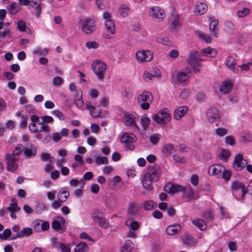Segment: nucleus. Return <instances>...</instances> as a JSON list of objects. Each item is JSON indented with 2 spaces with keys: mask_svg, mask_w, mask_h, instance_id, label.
I'll use <instances>...</instances> for the list:
<instances>
[{
  "mask_svg": "<svg viewBox=\"0 0 252 252\" xmlns=\"http://www.w3.org/2000/svg\"><path fill=\"white\" fill-rule=\"evenodd\" d=\"M152 101L153 95L152 93L147 91L143 92L142 94H139L137 97L138 105L144 110L149 109Z\"/></svg>",
  "mask_w": 252,
  "mask_h": 252,
  "instance_id": "obj_5",
  "label": "nucleus"
},
{
  "mask_svg": "<svg viewBox=\"0 0 252 252\" xmlns=\"http://www.w3.org/2000/svg\"><path fill=\"white\" fill-rule=\"evenodd\" d=\"M151 120L147 115H144L141 116V123L144 130L147 129L150 124Z\"/></svg>",
  "mask_w": 252,
  "mask_h": 252,
  "instance_id": "obj_49",
  "label": "nucleus"
},
{
  "mask_svg": "<svg viewBox=\"0 0 252 252\" xmlns=\"http://www.w3.org/2000/svg\"><path fill=\"white\" fill-rule=\"evenodd\" d=\"M88 250L87 244L83 242L78 243L74 248V252H86Z\"/></svg>",
  "mask_w": 252,
  "mask_h": 252,
  "instance_id": "obj_44",
  "label": "nucleus"
},
{
  "mask_svg": "<svg viewBox=\"0 0 252 252\" xmlns=\"http://www.w3.org/2000/svg\"><path fill=\"white\" fill-rule=\"evenodd\" d=\"M161 137V136L160 134L155 133L150 137V141L152 144L155 145L158 143Z\"/></svg>",
  "mask_w": 252,
  "mask_h": 252,
  "instance_id": "obj_58",
  "label": "nucleus"
},
{
  "mask_svg": "<svg viewBox=\"0 0 252 252\" xmlns=\"http://www.w3.org/2000/svg\"><path fill=\"white\" fill-rule=\"evenodd\" d=\"M136 140V136L131 133H125L121 138V141L126 144V146L127 149H133V146L131 144Z\"/></svg>",
  "mask_w": 252,
  "mask_h": 252,
  "instance_id": "obj_12",
  "label": "nucleus"
},
{
  "mask_svg": "<svg viewBox=\"0 0 252 252\" xmlns=\"http://www.w3.org/2000/svg\"><path fill=\"white\" fill-rule=\"evenodd\" d=\"M201 53L202 56L209 58H213L217 55L216 50L215 49L211 48L209 47L202 49Z\"/></svg>",
  "mask_w": 252,
  "mask_h": 252,
  "instance_id": "obj_31",
  "label": "nucleus"
},
{
  "mask_svg": "<svg viewBox=\"0 0 252 252\" xmlns=\"http://www.w3.org/2000/svg\"><path fill=\"white\" fill-rule=\"evenodd\" d=\"M208 173L210 175L216 176L218 178H223L225 180H229L231 176L230 172L220 164H215L210 166L208 168Z\"/></svg>",
  "mask_w": 252,
  "mask_h": 252,
  "instance_id": "obj_1",
  "label": "nucleus"
},
{
  "mask_svg": "<svg viewBox=\"0 0 252 252\" xmlns=\"http://www.w3.org/2000/svg\"><path fill=\"white\" fill-rule=\"evenodd\" d=\"M85 183L84 179H82L78 181L76 179H72L69 181V184L70 186L72 187H77L80 184H82L83 185Z\"/></svg>",
  "mask_w": 252,
  "mask_h": 252,
  "instance_id": "obj_60",
  "label": "nucleus"
},
{
  "mask_svg": "<svg viewBox=\"0 0 252 252\" xmlns=\"http://www.w3.org/2000/svg\"><path fill=\"white\" fill-rule=\"evenodd\" d=\"M202 61L203 60L200 58L198 53L195 50H192L189 54L187 62L190 66L193 71L195 73H197L199 71L200 68L202 66L200 62Z\"/></svg>",
  "mask_w": 252,
  "mask_h": 252,
  "instance_id": "obj_3",
  "label": "nucleus"
},
{
  "mask_svg": "<svg viewBox=\"0 0 252 252\" xmlns=\"http://www.w3.org/2000/svg\"><path fill=\"white\" fill-rule=\"evenodd\" d=\"M95 105L96 104L94 101H88L85 103L86 108L89 111L91 115L94 118L100 117L101 113L100 109L96 107Z\"/></svg>",
  "mask_w": 252,
  "mask_h": 252,
  "instance_id": "obj_14",
  "label": "nucleus"
},
{
  "mask_svg": "<svg viewBox=\"0 0 252 252\" xmlns=\"http://www.w3.org/2000/svg\"><path fill=\"white\" fill-rule=\"evenodd\" d=\"M147 174H149L153 180L157 181L159 178V167L158 165H154L152 166Z\"/></svg>",
  "mask_w": 252,
  "mask_h": 252,
  "instance_id": "obj_27",
  "label": "nucleus"
},
{
  "mask_svg": "<svg viewBox=\"0 0 252 252\" xmlns=\"http://www.w3.org/2000/svg\"><path fill=\"white\" fill-rule=\"evenodd\" d=\"M69 196V191L67 188H62L58 193V199L61 202H64Z\"/></svg>",
  "mask_w": 252,
  "mask_h": 252,
  "instance_id": "obj_28",
  "label": "nucleus"
},
{
  "mask_svg": "<svg viewBox=\"0 0 252 252\" xmlns=\"http://www.w3.org/2000/svg\"><path fill=\"white\" fill-rule=\"evenodd\" d=\"M166 191L171 194L177 193L180 191L183 192L184 187L177 184H169L165 187Z\"/></svg>",
  "mask_w": 252,
  "mask_h": 252,
  "instance_id": "obj_24",
  "label": "nucleus"
},
{
  "mask_svg": "<svg viewBox=\"0 0 252 252\" xmlns=\"http://www.w3.org/2000/svg\"><path fill=\"white\" fill-rule=\"evenodd\" d=\"M188 110L186 106L179 107L174 111V118L177 120L181 119L186 114Z\"/></svg>",
  "mask_w": 252,
  "mask_h": 252,
  "instance_id": "obj_25",
  "label": "nucleus"
},
{
  "mask_svg": "<svg viewBox=\"0 0 252 252\" xmlns=\"http://www.w3.org/2000/svg\"><path fill=\"white\" fill-rule=\"evenodd\" d=\"M148 13L152 19L156 22L162 21L165 17V13L164 10L158 6L150 7Z\"/></svg>",
  "mask_w": 252,
  "mask_h": 252,
  "instance_id": "obj_7",
  "label": "nucleus"
},
{
  "mask_svg": "<svg viewBox=\"0 0 252 252\" xmlns=\"http://www.w3.org/2000/svg\"><path fill=\"white\" fill-rule=\"evenodd\" d=\"M133 248L132 242L130 240H127L121 249V252H130Z\"/></svg>",
  "mask_w": 252,
  "mask_h": 252,
  "instance_id": "obj_45",
  "label": "nucleus"
},
{
  "mask_svg": "<svg viewBox=\"0 0 252 252\" xmlns=\"http://www.w3.org/2000/svg\"><path fill=\"white\" fill-rule=\"evenodd\" d=\"M206 117L209 123H213L220 118V114L217 108L213 107L208 109Z\"/></svg>",
  "mask_w": 252,
  "mask_h": 252,
  "instance_id": "obj_13",
  "label": "nucleus"
},
{
  "mask_svg": "<svg viewBox=\"0 0 252 252\" xmlns=\"http://www.w3.org/2000/svg\"><path fill=\"white\" fill-rule=\"evenodd\" d=\"M173 159L175 161L180 163H185L187 162V159L185 158L177 155L173 156Z\"/></svg>",
  "mask_w": 252,
  "mask_h": 252,
  "instance_id": "obj_64",
  "label": "nucleus"
},
{
  "mask_svg": "<svg viewBox=\"0 0 252 252\" xmlns=\"http://www.w3.org/2000/svg\"><path fill=\"white\" fill-rule=\"evenodd\" d=\"M180 230V225L178 224H175L168 226L166 229V232L169 235H173Z\"/></svg>",
  "mask_w": 252,
  "mask_h": 252,
  "instance_id": "obj_32",
  "label": "nucleus"
},
{
  "mask_svg": "<svg viewBox=\"0 0 252 252\" xmlns=\"http://www.w3.org/2000/svg\"><path fill=\"white\" fill-rule=\"evenodd\" d=\"M233 195L236 199L240 200L243 198L247 191L245 190L244 187L239 188L238 189L234 190L232 191Z\"/></svg>",
  "mask_w": 252,
  "mask_h": 252,
  "instance_id": "obj_34",
  "label": "nucleus"
},
{
  "mask_svg": "<svg viewBox=\"0 0 252 252\" xmlns=\"http://www.w3.org/2000/svg\"><path fill=\"white\" fill-rule=\"evenodd\" d=\"M153 118L158 124L164 125L170 121L171 116L169 111L167 108H164L154 115Z\"/></svg>",
  "mask_w": 252,
  "mask_h": 252,
  "instance_id": "obj_6",
  "label": "nucleus"
},
{
  "mask_svg": "<svg viewBox=\"0 0 252 252\" xmlns=\"http://www.w3.org/2000/svg\"><path fill=\"white\" fill-rule=\"evenodd\" d=\"M247 164V161L243 158L241 154H237L234 158L233 167L237 171H241Z\"/></svg>",
  "mask_w": 252,
  "mask_h": 252,
  "instance_id": "obj_15",
  "label": "nucleus"
},
{
  "mask_svg": "<svg viewBox=\"0 0 252 252\" xmlns=\"http://www.w3.org/2000/svg\"><path fill=\"white\" fill-rule=\"evenodd\" d=\"M5 158L7 170L11 172H15L18 167L17 161L19 160V158L13 157V155H11V154H5Z\"/></svg>",
  "mask_w": 252,
  "mask_h": 252,
  "instance_id": "obj_10",
  "label": "nucleus"
},
{
  "mask_svg": "<svg viewBox=\"0 0 252 252\" xmlns=\"http://www.w3.org/2000/svg\"><path fill=\"white\" fill-rule=\"evenodd\" d=\"M225 63L230 69L233 70L235 71L234 69L236 62L234 58L232 57H228L225 60Z\"/></svg>",
  "mask_w": 252,
  "mask_h": 252,
  "instance_id": "obj_47",
  "label": "nucleus"
},
{
  "mask_svg": "<svg viewBox=\"0 0 252 252\" xmlns=\"http://www.w3.org/2000/svg\"><path fill=\"white\" fill-rule=\"evenodd\" d=\"M156 41L158 43L161 44L165 46H169L171 44L170 41L168 37L166 35H161L157 37L156 39Z\"/></svg>",
  "mask_w": 252,
  "mask_h": 252,
  "instance_id": "obj_43",
  "label": "nucleus"
},
{
  "mask_svg": "<svg viewBox=\"0 0 252 252\" xmlns=\"http://www.w3.org/2000/svg\"><path fill=\"white\" fill-rule=\"evenodd\" d=\"M65 219L62 216H58L52 220V228L60 233H63L65 230Z\"/></svg>",
  "mask_w": 252,
  "mask_h": 252,
  "instance_id": "obj_9",
  "label": "nucleus"
},
{
  "mask_svg": "<svg viewBox=\"0 0 252 252\" xmlns=\"http://www.w3.org/2000/svg\"><path fill=\"white\" fill-rule=\"evenodd\" d=\"M94 220H97L98 221V224L100 227L106 228L108 227L109 222L108 220L104 218L99 217L97 216L93 217Z\"/></svg>",
  "mask_w": 252,
  "mask_h": 252,
  "instance_id": "obj_40",
  "label": "nucleus"
},
{
  "mask_svg": "<svg viewBox=\"0 0 252 252\" xmlns=\"http://www.w3.org/2000/svg\"><path fill=\"white\" fill-rule=\"evenodd\" d=\"M108 161V159L105 157L97 156L95 159V162L97 165L107 164Z\"/></svg>",
  "mask_w": 252,
  "mask_h": 252,
  "instance_id": "obj_55",
  "label": "nucleus"
},
{
  "mask_svg": "<svg viewBox=\"0 0 252 252\" xmlns=\"http://www.w3.org/2000/svg\"><path fill=\"white\" fill-rule=\"evenodd\" d=\"M86 46L88 49H96L99 47V44L96 41H90L86 43Z\"/></svg>",
  "mask_w": 252,
  "mask_h": 252,
  "instance_id": "obj_61",
  "label": "nucleus"
},
{
  "mask_svg": "<svg viewBox=\"0 0 252 252\" xmlns=\"http://www.w3.org/2000/svg\"><path fill=\"white\" fill-rule=\"evenodd\" d=\"M136 58L139 62H149L152 60L153 54L149 50H141L136 52Z\"/></svg>",
  "mask_w": 252,
  "mask_h": 252,
  "instance_id": "obj_11",
  "label": "nucleus"
},
{
  "mask_svg": "<svg viewBox=\"0 0 252 252\" xmlns=\"http://www.w3.org/2000/svg\"><path fill=\"white\" fill-rule=\"evenodd\" d=\"M207 10L206 4L203 2H198L194 6V13L196 15H202L205 13Z\"/></svg>",
  "mask_w": 252,
  "mask_h": 252,
  "instance_id": "obj_22",
  "label": "nucleus"
},
{
  "mask_svg": "<svg viewBox=\"0 0 252 252\" xmlns=\"http://www.w3.org/2000/svg\"><path fill=\"white\" fill-rule=\"evenodd\" d=\"M56 247L59 248L61 250V252H71L69 247L62 242H57L56 243Z\"/></svg>",
  "mask_w": 252,
  "mask_h": 252,
  "instance_id": "obj_50",
  "label": "nucleus"
},
{
  "mask_svg": "<svg viewBox=\"0 0 252 252\" xmlns=\"http://www.w3.org/2000/svg\"><path fill=\"white\" fill-rule=\"evenodd\" d=\"M197 37L206 43H209L211 41V38L210 35L205 34L201 32L197 31L196 32Z\"/></svg>",
  "mask_w": 252,
  "mask_h": 252,
  "instance_id": "obj_42",
  "label": "nucleus"
},
{
  "mask_svg": "<svg viewBox=\"0 0 252 252\" xmlns=\"http://www.w3.org/2000/svg\"><path fill=\"white\" fill-rule=\"evenodd\" d=\"M105 27L108 32L114 34L115 32L114 22L112 20H107L105 21Z\"/></svg>",
  "mask_w": 252,
  "mask_h": 252,
  "instance_id": "obj_41",
  "label": "nucleus"
},
{
  "mask_svg": "<svg viewBox=\"0 0 252 252\" xmlns=\"http://www.w3.org/2000/svg\"><path fill=\"white\" fill-rule=\"evenodd\" d=\"M138 210L139 206L137 204L130 203L127 209V212L131 216H135L138 213Z\"/></svg>",
  "mask_w": 252,
  "mask_h": 252,
  "instance_id": "obj_39",
  "label": "nucleus"
},
{
  "mask_svg": "<svg viewBox=\"0 0 252 252\" xmlns=\"http://www.w3.org/2000/svg\"><path fill=\"white\" fill-rule=\"evenodd\" d=\"M39 124H38L39 127H37V125L35 126L33 125L29 126L30 130L34 133H39L42 131L45 132H49V127L46 124H44V122L42 121Z\"/></svg>",
  "mask_w": 252,
  "mask_h": 252,
  "instance_id": "obj_17",
  "label": "nucleus"
},
{
  "mask_svg": "<svg viewBox=\"0 0 252 252\" xmlns=\"http://www.w3.org/2000/svg\"><path fill=\"white\" fill-rule=\"evenodd\" d=\"M24 156L28 158L34 157L36 154V147L32 144L28 145L26 147H24Z\"/></svg>",
  "mask_w": 252,
  "mask_h": 252,
  "instance_id": "obj_20",
  "label": "nucleus"
},
{
  "mask_svg": "<svg viewBox=\"0 0 252 252\" xmlns=\"http://www.w3.org/2000/svg\"><path fill=\"white\" fill-rule=\"evenodd\" d=\"M249 12V9L247 7H245L241 10H239L237 12V15L239 17L242 18L248 15Z\"/></svg>",
  "mask_w": 252,
  "mask_h": 252,
  "instance_id": "obj_56",
  "label": "nucleus"
},
{
  "mask_svg": "<svg viewBox=\"0 0 252 252\" xmlns=\"http://www.w3.org/2000/svg\"><path fill=\"white\" fill-rule=\"evenodd\" d=\"M41 220H36L32 222V226L35 232H38L42 231V229L41 228Z\"/></svg>",
  "mask_w": 252,
  "mask_h": 252,
  "instance_id": "obj_53",
  "label": "nucleus"
},
{
  "mask_svg": "<svg viewBox=\"0 0 252 252\" xmlns=\"http://www.w3.org/2000/svg\"><path fill=\"white\" fill-rule=\"evenodd\" d=\"M32 229L30 227H25L18 232L16 235L13 236L10 239L15 240L22 237H28L32 234Z\"/></svg>",
  "mask_w": 252,
  "mask_h": 252,
  "instance_id": "obj_23",
  "label": "nucleus"
},
{
  "mask_svg": "<svg viewBox=\"0 0 252 252\" xmlns=\"http://www.w3.org/2000/svg\"><path fill=\"white\" fill-rule=\"evenodd\" d=\"M125 224L129 229L127 237L131 238L137 237V235L135 232L137 231L140 227L139 222L134 220L133 219L129 218L125 221Z\"/></svg>",
  "mask_w": 252,
  "mask_h": 252,
  "instance_id": "obj_8",
  "label": "nucleus"
},
{
  "mask_svg": "<svg viewBox=\"0 0 252 252\" xmlns=\"http://www.w3.org/2000/svg\"><path fill=\"white\" fill-rule=\"evenodd\" d=\"M7 8L8 13L10 14H16L19 11V9L17 8V4L16 2L10 3Z\"/></svg>",
  "mask_w": 252,
  "mask_h": 252,
  "instance_id": "obj_54",
  "label": "nucleus"
},
{
  "mask_svg": "<svg viewBox=\"0 0 252 252\" xmlns=\"http://www.w3.org/2000/svg\"><path fill=\"white\" fill-rule=\"evenodd\" d=\"M156 181V180H153L149 174L146 173L143 177L142 184L144 188L151 190L153 189L152 183Z\"/></svg>",
  "mask_w": 252,
  "mask_h": 252,
  "instance_id": "obj_19",
  "label": "nucleus"
},
{
  "mask_svg": "<svg viewBox=\"0 0 252 252\" xmlns=\"http://www.w3.org/2000/svg\"><path fill=\"white\" fill-rule=\"evenodd\" d=\"M232 83L229 80L224 81L220 87V91L222 94L229 93L232 88Z\"/></svg>",
  "mask_w": 252,
  "mask_h": 252,
  "instance_id": "obj_21",
  "label": "nucleus"
},
{
  "mask_svg": "<svg viewBox=\"0 0 252 252\" xmlns=\"http://www.w3.org/2000/svg\"><path fill=\"white\" fill-rule=\"evenodd\" d=\"M82 31L86 34H90L95 31V20L91 17H87L80 22Z\"/></svg>",
  "mask_w": 252,
  "mask_h": 252,
  "instance_id": "obj_4",
  "label": "nucleus"
},
{
  "mask_svg": "<svg viewBox=\"0 0 252 252\" xmlns=\"http://www.w3.org/2000/svg\"><path fill=\"white\" fill-rule=\"evenodd\" d=\"M6 210L9 212H18L20 208L18 206V204L14 198L11 200V203L9 206L6 208Z\"/></svg>",
  "mask_w": 252,
  "mask_h": 252,
  "instance_id": "obj_46",
  "label": "nucleus"
},
{
  "mask_svg": "<svg viewBox=\"0 0 252 252\" xmlns=\"http://www.w3.org/2000/svg\"><path fill=\"white\" fill-rule=\"evenodd\" d=\"M192 223L201 230H205L207 228L206 222L201 219L193 220Z\"/></svg>",
  "mask_w": 252,
  "mask_h": 252,
  "instance_id": "obj_38",
  "label": "nucleus"
},
{
  "mask_svg": "<svg viewBox=\"0 0 252 252\" xmlns=\"http://www.w3.org/2000/svg\"><path fill=\"white\" fill-rule=\"evenodd\" d=\"M118 11L121 16L127 17L130 12V8L128 3L123 4L120 5Z\"/></svg>",
  "mask_w": 252,
  "mask_h": 252,
  "instance_id": "obj_29",
  "label": "nucleus"
},
{
  "mask_svg": "<svg viewBox=\"0 0 252 252\" xmlns=\"http://www.w3.org/2000/svg\"><path fill=\"white\" fill-rule=\"evenodd\" d=\"M11 234V230L10 229H6L2 233H0V239L2 240H7Z\"/></svg>",
  "mask_w": 252,
  "mask_h": 252,
  "instance_id": "obj_57",
  "label": "nucleus"
},
{
  "mask_svg": "<svg viewBox=\"0 0 252 252\" xmlns=\"http://www.w3.org/2000/svg\"><path fill=\"white\" fill-rule=\"evenodd\" d=\"M17 28L18 30L21 32H25L27 33L30 32L29 28H27L26 25V23L22 20H20L17 23Z\"/></svg>",
  "mask_w": 252,
  "mask_h": 252,
  "instance_id": "obj_51",
  "label": "nucleus"
},
{
  "mask_svg": "<svg viewBox=\"0 0 252 252\" xmlns=\"http://www.w3.org/2000/svg\"><path fill=\"white\" fill-rule=\"evenodd\" d=\"M218 25V20H214L211 22L210 23L209 27L210 31L211 32L212 34L215 37L218 36V30L217 27Z\"/></svg>",
  "mask_w": 252,
  "mask_h": 252,
  "instance_id": "obj_37",
  "label": "nucleus"
},
{
  "mask_svg": "<svg viewBox=\"0 0 252 252\" xmlns=\"http://www.w3.org/2000/svg\"><path fill=\"white\" fill-rule=\"evenodd\" d=\"M40 0H30L29 5L32 6L36 10V15L38 17L41 13V9L40 7Z\"/></svg>",
  "mask_w": 252,
  "mask_h": 252,
  "instance_id": "obj_33",
  "label": "nucleus"
},
{
  "mask_svg": "<svg viewBox=\"0 0 252 252\" xmlns=\"http://www.w3.org/2000/svg\"><path fill=\"white\" fill-rule=\"evenodd\" d=\"M216 133L219 136H224L227 133V130L224 128L219 127L216 129Z\"/></svg>",
  "mask_w": 252,
  "mask_h": 252,
  "instance_id": "obj_62",
  "label": "nucleus"
},
{
  "mask_svg": "<svg viewBox=\"0 0 252 252\" xmlns=\"http://www.w3.org/2000/svg\"><path fill=\"white\" fill-rule=\"evenodd\" d=\"M182 240L183 243L189 246H193L195 245V242L190 235L185 234L182 237Z\"/></svg>",
  "mask_w": 252,
  "mask_h": 252,
  "instance_id": "obj_35",
  "label": "nucleus"
},
{
  "mask_svg": "<svg viewBox=\"0 0 252 252\" xmlns=\"http://www.w3.org/2000/svg\"><path fill=\"white\" fill-rule=\"evenodd\" d=\"M92 68L98 79L103 81L107 69L106 64L101 60H95L92 63Z\"/></svg>",
  "mask_w": 252,
  "mask_h": 252,
  "instance_id": "obj_2",
  "label": "nucleus"
},
{
  "mask_svg": "<svg viewBox=\"0 0 252 252\" xmlns=\"http://www.w3.org/2000/svg\"><path fill=\"white\" fill-rule=\"evenodd\" d=\"M40 119H41V117H38L36 115H32L31 117L32 123L29 125V126L33 125L35 126L37 125L40 124L39 123L41 122L40 120Z\"/></svg>",
  "mask_w": 252,
  "mask_h": 252,
  "instance_id": "obj_59",
  "label": "nucleus"
},
{
  "mask_svg": "<svg viewBox=\"0 0 252 252\" xmlns=\"http://www.w3.org/2000/svg\"><path fill=\"white\" fill-rule=\"evenodd\" d=\"M24 147L22 144H19L16 146L11 155H13V157L19 156L24 151Z\"/></svg>",
  "mask_w": 252,
  "mask_h": 252,
  "instance_id": "obj_52",
  "label": "nucleus"
},
{
  "mask_svg": "<svg viewBox=\"0 0 252 252\" xmlns=\"http://www.w3.org/2000/svg\"><path fill=\"white\" fill-rule=\"evenodd\" d=\"M183 193H185L186 195L189 199H192L194 196V192L192 189L190 185L186 186L184 187Z\"/></svg>",
  "mask_w": 252,
  "mask_h": 252,
  "instance_id": "obj_48",
  "label": "nucleus"
},
{
  "mask_svg": "<svg viewBox=\"0 0 252 252\" xmlns=\"http://www.w3.org/2000/svg\"><path fill=\"white\" fill-rule=\"evenodd\" d=\"M161 151L164 155L169 156L171 153L175 151V149L173 145L168 144L163 146Z\"/></svg>",
  "mask_w": 252,
  "mask_h": 252,
  "instance_id": "obj_36",
  "label": "nucleus"
},
{
  "mask_svg": "<svg viewBox=\"0 0 252 252\" xmlns=\"http://www.w3.org/2000/svg\"><path fill=\"white\" fill-rule=\"evenodd\" d=\"M191 70V69L190 67H187L184 71L178 72L177 74V81L181 83L185 82L189 78Z\"/></svg>",
  "mask_w": 252,
  "mask_h": 252,
  "instance_id": "obj_16",
  "label": "nucleus"
},
{
  "mask_svg": "<svg viewBox=\"0 0 252 252\" xmlns=\"http://www.w3.org/2000/svg\"><path fill=\"white\" fill-rule=\"evenodd\" d=\"M157 204L153 200L144 201L141 204V207L146 211H151L156 208Z\"/></svg>",
  "mask_w": 252,
  "mask_h": 252,
  "instance_id": "obj_30",
  "label": "nucleus"
},
{
  "mask_svg": "<svg viewBox=\"0 0 252 252\" xmlns=\"http://www.w3.org/2000/svg\"><path fill=\"white\" fill-rule=\"evenodd\" d=\"M171 23L170 26V30L173 32L178 30L181 26L179 16L178 15H174L171 17Z\"/></svg>",
  "mask_w": 252,
  "mask_h": 252,
  "instance_id": "obj_26",
  "label": "nucleus"
},
{
  "mask_svg": "<svg viewBox=\"0 0 252 252\" xmlns=\"http://www.w3.org/2000/svg\"><path fill=\"white\" fill-rule=\"evenodd\" d=\"M136 118L135 115L125 114L124 118V123L126 126H133L135 129H138V126L135 125Z\"/></svg>",
  "mask_w": 252,
  "mask_h": 252,
  "instance_id": "obj_18",
  "label": "nucleus"
},
{
  "mask_svg": "<svg viewBox=\"0 0 252 252\" xmlns=\"http://www.w3.org/2000/svg\"><path fill=\"white\" fill-rule=\"evenodd\" d=\"M28 120V117L27 115H23L21 116V122L20 124V128H25L27 127Z\"/></svg>",
  "mask_w": 252,
  "mask_h": 252,
  "instance_id": "obj_63",
  "label": "nucleus"
}]
</instances>
